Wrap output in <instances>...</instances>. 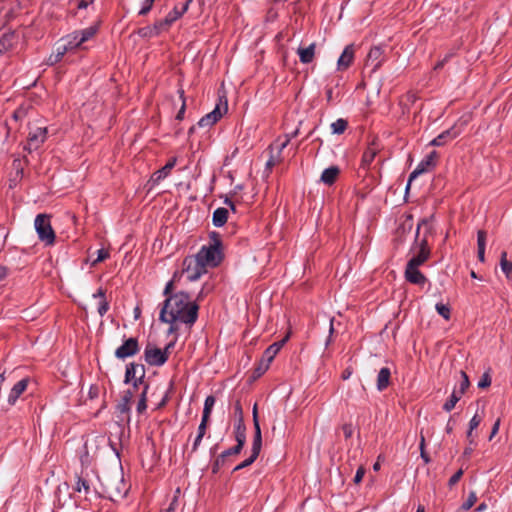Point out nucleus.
Masks as SVG:
<instances>
[{"label":"nucleus","mask_w":512,"mask_h":512,"mask_svg":"<svg viewBox=\"0 0 512 512\" xmlns=\"http://www.w3.org/2000/svg\"><path fill=\"white\" fill-rule=\"evenodd\" d=\"M164 296L159 312L160 322H179L189 327L196 323L200 306L197 301H192L188 292L181 290Z\"/></svg>","instance_id":"1"},{"label":"nucleus","mask_w":512,"mask_h":512,"mask_svg":"<svg viewBox=\"0 0 512 512\" xmlns=\"http://www.w3.org/2000/svg\"><path fill=\"white\" fill-rule=\"evenodd\" d=\"M103 486V497L109 499L112 502H119L124 499L130 489V485H128L123 475H115L106 478L105 482L102 483Z\"/></svg>","instance_id":"2"},{"label":"nucleus","mask_w":512,"mask_h":512,"mask_svg":"<svg viewBox=\"0 0 512 512\" xmlns=\"http://www.w3.org/2000/svg\"><path fill=\"white\" fill-rule=\"evenodd\" d=\"M34 226L41 242L48 246L54 244L56 235L51 225L50 215L38 214L35 218Z\"/></svg>","instance_id":"3"},{"label":"nucleus","mask_w":512,"mask_h":512,"mask_svg":"<svg viewBox=\"0 0 512 512\" xmlns=\"http://www.w3.org/2000/svg\"><path fill=\"white\" fill-rule=\"evenodd\" d=\"M194 257L207 268L208 266L217 267L222 262L224 255L221 249L203 245Z\"/></svg>","instance_id":"4"},{"label":"nucleus","mask_w":512,"mask_h":512,"mask_svg":"<svg viewBox=\"0 0 512 512\" xmlns=\"http://www.w3.org/2000/svg\"><path fill=\"white\" fill-rule=\"evenodd\" d=\"M182 266L183 272L186 273L187 280L190 282L197 281L202 275L207 273V268L194 256L185 257Z\"/></svg>","instance_id":"5"},{"label":"nucleus","mask_w":512,"mask_h":512,"mask_svg":"<svg viewBox=\"0 0 512 512\" xmlns=\"http://www.w3.org/2000/svg\"><path fill=\"white\" fill-rule=\"evenodd\" d=\"M386 61L385 51L381 46H374L370 49L364 69L368 70L369 76L375 73Z\"/></svg>","instance_id":"6"},{"label":"nucleus","mask_w":512,"mask_h":512,"mask_svg":"<svg viewBox=\"0 0 512 512\" xmlns=\"http://www.w3.org/2000/svg\"><path fill=\"white\" fill-rule=\"evenodd\" d=\"M140 351V345L138 339L130 337L123 341L122 345L115 350V357L124 360L128 357H132L138 354Z\"/></svg>","instance_id":"7"},{"label":"nucleus","mask_w":512,"mask_h":512,"mask_svg":"<svg viewBox=\"0 0 512 512\" xmlns=\"http://www.w3.org/2000/svg\"><path fill=\"white\" fill-rule=\"evenodd\" d=\"M144 360L150 366H162L167 362V355L162 349L148 344L144 350Z\"/></svg>","instance_id":"8"},{"label":"nucleus","mask_w":512,"mask_h":512,"mask_svg":"<svg viewBox=\"0 0 512 512\" xmlns=\"http://www.w3.org/2000/svg\"><path fill=\"white\" fill-rule=\"evenodd\" d=\"M47 133L46 127H37L34 131H30L27 139L28 147H25V149H28L30 152L37 150L46 140Z\"/></svg>","instance_id":"9"},{"label":"nucleus","mask_w":512,"mask_h":512,"mask_svg":"<svg viewBox=\"0 0 512 512\" xmlns=\"http://www.w3.org/2000/svg\"><path fill=\"white\" fill-rule=\"evenodd\" d=\"M145 367L143 364L131 362L126 365V371L124 376V383L129 384L138 377H145Z\"/></svg>","instance_id":"10"},{"label":"nucleus","mask_w":512,"mask_h":512,"mask_svg":"<svg viewBox=\"0 0 512 512\" xmlns=\"http://www.w3.org/2000/svg\"><path fill=\"white\" fill-rule=\"evenodd\" d=\"M425 225V234L424 239L420 243V249L418 250V266L425 262L430 256V248L428 245V234L431 235L432 227L424 222Z\"/></svg>","instance_id":"11"},{"label":"nucleus","mask_w":512,"mask_h":512,"mask_svg":"<svg viewBox=\"0 0 512 512\" xmlns=\"http://www.w3.org/2000/svg\"><path fill=\"white\" fill-rule=\"evenodd\" d=\"M354 54H355V48L353 44L347 45L342 54L340 55L338 62H337V68L338 70H346L350 67L354 60Z\"/></svg>","instance_id":"12"},{"label":"nucleus","mask_w":512,"mask_h":512,"mask_svg":"<svg viewBox=\"0 0 512 512\" xmlns=\"http://www.w3.org/2000/svg\"><path fill=\"white\" fill-rule=\"evenodd\" d=\"M290 337V333H287L284 338L281 340L274 342L271 344L263 353V358L268 363H271L274 359V357L277 355V353L281 350V348L284 346V344L288 341Z\"/></svg>","instance_id":"13"},{"label":"nucleus","mask_w":512,"mask_h":512,"mask_svg":"<svg viewBox=\"0 0 512 512\" xmlns=\"http://www.w3.org/2000/svg\"><path fill=\"white\" fill-rule=\"evenodd\" d=\"M223 113L220 109V106L217 105L213 111L203 116L198 122L197 126L201 128L210 127L214 125L221 117Z\"/></svg>","instance_id":"14"},{"label":"nucleus","mask_w":512,"mask_h":512,"mask_svg":"<svg viewBox=\"0 0 512 512\" xmlns=\"http://www.w3.org/2000/svg\"><path fill=\"white\" fill-rule=\"evenodd\" d=\"M414 225V215L412 212H408L404 215V219L399 223L396 229V239L401 240V237L410 232Z\"/></svg>","instance_id":"15"},{"label":"nucleus","mask_w":512,"mask_h":512,"mask_svg":"<svg viewBox=\"0 0 512 512\" xmlns=\"http://www.w3.org/2000/svg\"><path fill=\"white\" fill-rule=\"evenodd\" d=\"M192 1L193 0H186L181 8L175 6L172 11H170L164 18V23L171 26L176 20L181 18L187 12Z\"/></svg>","instance_id":"16"},{"label":"nucleus","mask_w":512,"mask_h":512,"mask_svg":"<svg viewBox=\"0 0 512 512\" xmlns=\"http://www.w3.org/2000/svg\"><path fill=\"white\" fill-rule=\"evenodd\" d=\"M438 159L436 151H430L425 158L418 164V175L430 171L435 167Z\"/></svg>","instance_id":"17"},{"label":"nucleus","mask_w":512,"mask_h":512,"mask_svg":"<svg viewBox=\"0 0 512 512\" xmlns=\"http://www.w3.org/2000/svg\"><path fill=\"white\" fill-rule=\"evenodd\" d=\"M28 385V379L24 378L18 381L11 389L8 396V403L10 405H14L20 395L26 390Z\"/></svg>","instance_id":"18"},{"label":"nucleus","mask_w":512,"mask_h":512,"mask_svg":"<svg viewBox=\"0 0 512 512\" xmlns=\"http://www.w3.org/2000/svg\"><path fill=\"white\" fill-rule=\"evenodd\" d=\"M134 396L131 389L126 390L120 402L116 405V411L120 414H128L130 412V402Z\"/></svg>","instance_id":"19"},{"label":"nucleus","mask_w":512,"mask_h":512,"mask_svg":"<svg viewBox=\"0 0 512 512\" xmlns=\"http://www.w3.org/2000/svg\"><path fill=\"white\" fill-rule=\"evenodd\" d=\"M176 162H177L176 157H172L171 159H169L168 162L161 169H159L158 171H156L153 174V177H152L153 180L155 182H159V181L163 180L164 178H166L169 175V173L171 172V170L175 167Z\"/></svg>","instance_id":"20"},{"label":"nucleus","mask_w":512,"mask_h":512,"mask_svg":"<svg viewBox=\"0 0 512 512\" xmlns=\"http://www.w3.org/2000/svg\"><path fill=\"white\" fill-rule=\"evenodd\" d=\"M340 169L337 166H330L326 168L321 174V181L326 185H332L337 180Z\"/></svg>","instance_id":"21"},{"label":"nucleus","mask_w":512,"mask_h":512,"mask_svg":"<svg viewBox=\"0 0 512 512\" xmlns=\"http://www.w3.org/2000/svg\"><path fill=\"white\" fill-rule=\"evenodd\" d=\"M64 42L63 47L67 48V51H71L77 48H80L83 42H80V38L76 31L68 34L64 38L61 39Z\"/></svg>","instance_id":"22"},{"label":"nucleus","mask_w":512,"mask_h":512,"mask_svg":"<svg viewBox=\"0 0 512 512\" xmlns=\"http://www.w3.org/2000/svg\"><path fill=\"white\" fill-rule=\"evenodd\" d=\"M315 48H316L315 43L310 44L306 48H302V47L298 48L297 53L299 55L300 61L303 64H308L313 61L314 55H315Z\"/></svg>","instance_id":"23"},{"label":"nucleus","mask_w":512,"mask_h":512,"mask_svg":"<svg viewBox=\"0 0 512 512\" xmlns=\"http://www.w3.org/2000/svg\"><path fill=\"white\" fill-rule=\"evenodd\" d=\"M391 371L388 367L380 369L377 376V389L379 391L385 390L390 384Z\"/></svg>","instance_id":"24"},{"label":"nucleus","mask_w":512,"mask_h":512,"mask_svg":"<svg viewBox=\"0 0 512 512\" xmlns=\"http://www.w3.org/2000/svg\"><path fill=\"white\" fill-rule=\"evenodd\" d=\"M234 437L236 444L244 446L246 443V426L244 420L236 421L234 425Z\"/></svg>","instance_id":"25"},{"label":"nucleus","mask_w":512,"mask_h":512,"mask_svg":"<svg viewBox=\"0 0 512 512\" xmlns=\"http://www.w3.org/2000/svg\"><path fill=\"white\" fill-rule=\"evenodd\" d=\"M228 210L220 207L213 212L212 223L216 227H222L228 220Z\"/></svg>","instance_id":"26"},{"label":"nucleus","mask_w":512,"mask_h":512,"mask_svg":"<svg viewBox=\"0 0 512 512\" xmlns=\"http://www.w3.org/2000/svg\"><path fill=\"white\" fill-rule=\"evenodd\" d=\"M405 278L410 283L416 284V254H413L407 263Z\"/></svg>","instance_id":"27"},{"label":"nucleus","mask_w":512,"mask_h":512,"mask_svg":"<svg viewBox=\"0 0 512 512\" xmlns=\"http://www.w3.org/2000/svg\"><path fill=\"white\" fill-rule=\"evenodd\" d=\"M98 30H99V24H94L85 29L76 30V32L80 38V42L85 43L86 41L93 38L97 34Z\"/></svg>","instance_id":"28"},{"label":"nucleus","mask_w":512,"mask_h":512,"mask_svg":"<svg viewBox=\"0 0 512 512\" xmlns=\"http://www.w3.org/2000/svg\"><path fill=\"white\" fill-rule=\"evenodd\" d=\"M262 447V433L261 428H254V436H253V442L251 447V455L258 458L260 451Z\"/></svg>","instance_id":"29"},{"label":"nucleus","mask_w":512,"mask_h":512,"mask_svg":"<svg viewBox=\"0 0 512 512\" xmlns=\"http://www.w3.org/2000/svg\"><path fill=\"white\" fill-rule=\"evenodd\" d=\"M377 153L378 149L376 147H374L373 145L368 146L362 155L361 166L363 168H368L370 164L373 162Z\"/></svg>","instance_id":"30"},{"label":"nucleus","mask_w":512,"mask_h":512,"mask_svg":"<svg viewBox=\"0 0 512 512\" xmlns=\"http://www.w3.org/2000/svg\"><path fill=\"white\" fill-rule=\"evenodd\" d=\"M16 38L15 32L4 33L0 38V55L12 47Z\"/></svg>","instance_id":"31"},{"label":"nucleus","mask_w":512,"mask_h":512,"mask_svg":"<svg viewBox=\"0 0 512 512\" xmlns=\"http://www.w3.org/2000/svg\"><path fill=\"white\" fill-rule=\"evenodd\" d=\"M67 52H68L67 48L63 47L62 44H58L57 47H56L55 52H53L49 56L47 64L50 65V66H53V65L57 64L58 62H60L62 60L63 56Z\"/></svg>","instance_id":"32"},{"label":"nucleus","mask_w":512,"mask_h":512,"mask_svg":"<svg viewBox=\"0 0 512 512\" xmlns=\"http://www.w3.org/2000/svg\"><path fill=\"white\" fill-rule=\"evenodd\" d=\"M184 272L183 270L181 272L176 271L174 272L172 278L170 281H168L165 285L163 295H168L171 293H174L176 284L181 280V277L183 276Z\"/></svg>","instance_id":"33"},{"label":"nucleus","mask_w":512,"mask_h":512,"mask_svg":"<svg viewBox=\"0 0 512 512\" xmlns=\"http://www.w3.org/2000/svg\"><path fill=\"white\" fill-rule=\"evenodd\" d=\"M459 133H460L459 130H456L455 128H452L450 130H447V131L443 132L437 138L433 139L430 142V144L433 145V146H440V145H442L444 143L443 142L444 139H446V138L453 139L456 136H458Z\"/></svg>","instance_id":"34"},{"label":"nucleus","mask_w":512,"mask_h":512,"mask_svg":"<svg viewBox=\"0 0 512 512\" xmlns=\"http://www.w3.org/2000/svg\"><path fill=\"white\" fill-rule=\"evenodd\" d=\"M149 389V384H144V388L140 394V398L137 404V412L142 414L147 409V392Z\"/></svg>","instance_id":"35"},{"label":"nucleus","mask_w":512,"mask_h":512,"mask_svg":"<svg viewBox=\"0 0 512 512\" xmlns=\"http://www.w3.org/2000/svg\"><path fill=\"white\" fill-rule=\"evenodd\" d=\"M330 127L333 134L340 135L343 134L347 129L348 121L343 118H339L335 122H333Z\"/></svg>","instance_id":"36"},{"label":"nucleus","mask_w":512,"mask_h":512,"mask_svg":"<svg viewBox=\"0 0 512 512\" xmlns=\"http://www.w3.org/2000/svg\"><path fill=\"white\" fill-rule=\"evenodd\" d=\"M76 478H77V481H76V485L74 487V490L77 491V492H81L83 490L85 494H89V492H90V485H89L88 480H86L81 475H76Z\"/></svg>","instance_id":"37"},{"label":"nucleus","mask_w":512,"mask_h":512,"mask_svg":"<svg viewBox=\"0 0 512 512\" xmlns=\"http://www.w3.org/2000/svg\"><path fill=\"white\" fill-rule=\"evenodd\" d=\"M482 418L479 415H474L469 423V430L467 432V438L469 439V442L472 444L474 442L473 439V430L476 429L479 424L481 423Z\"/></svg>","instance_id":"38"},{"label":"nucleus","mask_w":512,"mask_h":512,"mask_svg":"<svg viewBox=\"0 0 512 512\" xmlns=\"http://www.w3.org/2000/svg\"><path fill=\"white\" fill-rule=\"evenodd\" d=\"M208 246L215 248V249H221L222 250V238L221 235L216 231H211L209 233V244Z\"/></svg>","instance_id":"39"},{"label":"nucleus","mask_w":512,"mask_h":512,"mask_svg":"<svg viewBox=\"0 0 512 512\" xmlns=\"http://www.w3.org/2000/svg\"><path fill=\"white\" fill-rule=\"evenodd\" d=\"M477 501V495L474 491L469 493L468 498L462 503L457 512H464L469 510Z\"/></svg>","instance_id":"40"},{"label":"nucleus","mask_w":512,"mask_h":512,"mask_svg":"<svg viewBox=\"0 0 512 512\" xmlns=\"http://www.w3.org/2000/svg\"><path fill=\"white\" fill-rule=\"evenodd\" d=\"M244 446H241V445H238L236 444L235 446L233 447H230L226 450H224L222 453H221V456L226 459L228 461V463L230 462V457L231 456H235V455H238L240 454V452L242 451Z\"/></svg>","instance_id":"41"},{"label":"nucleus","mask_w":512,"mask_h":512,"mask_svg":"<svg viewBox=\"0 0 512 512\" xmlns=\"http://www.w3.org/2000/svg\"><path fill=\"white\" fill-rule=\"evenodd\" d=\"M460 398L461 395L458 394L456 391H453L450 398L446 401V403L443 406L444 410H446L447 412L451 411L455 407L456 403L459 401Z\"/></svg>","instance_id":"42"},{"label":"nucleus","mask_w":512,"mask_h":512,"mask_svg":"<svg viewBox=\"0 0 512 512\" xmlns=\"http://www.w3.org/2000/svg\"><path fill=\"white\" fill-rule=\"evenodd\" d=\"M269 365H270V363L265 361V359L262 357L259 365L253 371V377L258 378V377L262 376L269 368Z\"/></svg>","instance_id":"43"},{"label":"nucleus","mask_w":512,"mask_h":512,"mask_svg":"<svg viewBox=\"0 0 512 512\" xmlns=\"http://www.w3.org/2000/svg\"><path fill=\"white\" fill-rule=\"evenodd\" d=\"M228 463L226 459H224L221 454L214 460L212 463V473L217 474L221 467L225 466Z\"/></svg>","instance_id":"44"},{"label":"nucleus","mask_w":512,"mask_h":512,"mask_svg":"<svg viewBox=\"0 0 512 512\" xmlns=\"http://www.w3.org/2000/svg\"><path fill=\"white\" fill-rule=\"evenodd\" d=\"M137 35L140 36L141 38H152V37H155L156 35L154 34V31L152 29V26H145V27H141L137 30Z\"/></svg>","instance_id":"45"},{"label":"nucleus","mask_w":512,"mask_h":512,"mask_svg":"<svg viewBox=\"0 0 512 512\" xmlns=\"http://www.w3.org/2000/svg\"><path fill=\"white\" fill-rule=\"evenodd\" d=\"M170 27L169 24L164 23V19L157 20L152 26L154 34L158 36L162 31L167 30Z\"/></svg>","instance_id":"46"},{"label":"nucleus","mask_w":512,"mask_h":512,"mask_svg":"<svg viewBox=\"0 0 512 512\" xmlns=\"http://www.w3.org/2000/svg\"><path fill=\"white\" fill-rule=\"evenodd\" d=\"M436 310L444 319H450V307L446 304L438 303L436 304Z\"/></svg>","instance_id":"47"},{"label":"nucleus","mask_w":512,"mask_h":512,"mask_svg":"<svg viewBox=\"0 0 512 512\" xmlns=\"http://www.w3.org/2000/svg\"><path fill=\"white\" fill-rule=\"evenodd\" d=\"M178 93L180 95V98L182 99V105H181V108L179 109V111H178V113L176 115V120L181 121L184 118V114H185V110H186V103H185V97H184V90L183 89H179Z\"/></svg>","instance_id":"48"},{"label":"nucleus","mask_w":512,"mask_h":512,"mask_svg":"<svg viewBox=\"0 0 512 512\" xmlns=\"http://www.w3.org/2000/svg\"><path fill=\"white\" fill-rule=\"evenodd\" d=\"M416 101V93L409 91L404 97L401 98L400 104L403 106L413 105Z\"/></svg>","instance_id":"49"},{"label":"nucleus","mask_w":512,"mask_h":512,"mask_svg":"<svg viewBox=\"0 0 512 512\" xmlns=\"http://www.w3.org/2000/svg\"><path fill=\"white\" fill-rule=\"evenodd\" d=\"M256 459H257V457H255L253 455H250L246 460H244L243 462H241L240 464L235 466L234 469H233V472L239 471L241 469H244V468L252 465L255 462Z\"/></svg>","instance_id":"50"},{"label":"nucleus","mask_w":512,"mask_h":512,"mask_svg":"<svg viewBox=\"0 0 512 512\" xmlns=\"http://www.w3.org/2000/svg\"><path fill=\"white\" fill-rule=\"evenodd\" d=\"M462 381L460 383V388L458 391H456L461 396L464 394L465 390L469 386V379L465 372L461 371Z\"/></svg>","instance_id":"51"},{"label":"nucleus","mask_w":512,"mask_h":512,"mask_svg":"<svg viewBox=\"0 0 512 512\" xmlns=\"http://www.w3.org/2000/svg\"><path fill=\"white\" fill-rule=\"evenodd\" d=\"M234 416L237 421L244 420L243 418V409L240 400H236L234 403Z\"/></svg>","instance_id":"52"},{"label":"nucleus","mask_w":512,"mask_h":512,"mask_svg":"<svg viewBox=\"0 0 512 512\" xmlns=\"http://www.w3.org/2000/svg\"><path fill=\"white\" fill-rule=\"evenodd\" d=\"M153 3H154V0H145V2L138 14L141 16L147 15L151 11V9L153 7Z\"/></svg>","instance_id":"53"},{"label":"nucleus","mask_w":512,"mask_h":512,"mask_svg":"<svg viewBox=\"0 0 512 512\" xmlns=\"http://www.w3.org/2000/svg\"><path fill=\"white\" fill-rule=\"evenodd\" d=\"M109 308H110V305H109V302L107 301V299L100 300L98 309H97L99 315L104 316L107 313V311L109 310Z\"/></svg>","instance_id":"54"},{"label":"nucleus","mask_w":512,"mask_h":512,"mask_svg":"<svg viewBox=\"0 0 512 512\" xmlns=\"http://www.w3.org/2000/svg\"><path fill=\"white\" fill-rule=\"evenodd\" d=\"M109 257V252L105 249H99L97 250V258L93 261V265H96L99 262L104 261Z\"/></svg>","instance_id":"55"},{"label":"nucleus","mask_w":512,"mask_h":512,"mask_svg":"<svg viewBox=\"0 0 512 512\" xmlns=\"http://www.w3.org/2000/svg\"><path fill=\"white\" fill-rule=\"evenodd\" d=\"M416 179V169H414L413 171H411V173L409 174V177H408V181H407V184H406V187H405V200H407V196L409 194V191H410V188H411V185H412V182Z\"/></svg>","instance_id":"56"},{"label":"nucleus","mask_w":512,"mask_h":512,"mask_svg":"<svg viewBox=\"0 0 512 512\" xmlns=\"http://www.w3.org/2000/svg\"><path fill=\"white\" fill-rule=\"evenodd\" d=\"M491 385V378H490V375L488 373H484L482 375V378L480 379V381L478 382V387L479 388H487Z\"/></svg>","instance_id":"57"},{"label":"nucleus","mask_w":512,"mask_h":512,"mask_svg":"<svg viewBox=\"0 0 512 512\" xmlns=\"http://www.w3.org/2000/svg\"><path fill=\"white\" fill-rule=\"evenodd\" d=\"M477 245H478V248H485L486 233L483 230H479L477 233Z\"/></svg>","instance_id":"58"},{"label":"nucleus","mask_w":512,"mask_h":512,"mask_svg":"<svg viewBox=\"0 0 512 512\" xmlns=\"http://www.w3.org/2000/svg\"><path fill=\"white\" fill-rule=\"evenodd\" d=\"M338 99V94L334 95V91L332 87L326 89V100L328 104L334 103Z\"/></svg>","instance_id":"59"},{"label":"nucleus","mask_w":512,"mask_h":512,"mask_svg":"<svg viewBox=\"0 0 512 512\" xmlns=\"http://www.w3.org/2000/svg\"><path fill=\"white\" fill-rule=\"evenodd\" d=\"M342 431L346 439H349L353 435V426L350 423H346L342 426Z\"/></svg>","instance_id":"60"},{"label":"nucleus","mask_w":512,"mask_h":512,"mask_svg":"<svg viewBox=\"0 0 512 512\" xmlns=\"http://www.w3.org/2000/svg\"><path fill=\"white\" fill-rule=\"evenodd\" d=\"M501 269L502 271L504 272V274L506 275V277H510L511 274H512V262H504V263H501Z\"/></svg>","instance_id":"61"},{"label":"nucleus","mask_w":512,"mask_h":512,"mask_svg":"<svg viewBox=\"0 0 512 512\" xmlns=\"http://www.w3.org/2000/svg\"><path fill=\"white\" fill-rule=\"evenodd\" d=\"M365 475V469L363 467H359L358 470L356 471V474L354 476V483L358 484L362 481L363 477Z\"/></svg>","instance_id":"62"},{"label":"nucleus","mask_w":512,"mask_h":512,"mask_svg":"<svg viewBox=\"0 0 512 512\" xmlns=\"http://www.w3.org/2000/svg\"><path fill=\"white\" fill-rule=\"evenodd\" d=\"M208 423H209V421H204V419H201V422H200V424L198 426V430H197L198 435L205 436Z\"/></svg>","instance_id":"63"},{"label":"nucleus","mask_w":512,"mask_h":512,"mask_svg":"<svg viewBox=\"0 0 512 512\" xmlns=\"http://www.w3.org/2000/svg\"><path fill=\"white\" fill-rule=\"evenodd\" d=\"M177 507H178V497L175 495L172 498L168 508L164 512H176Z\"/></svg>","instance_id":"64"}]
</instances>
